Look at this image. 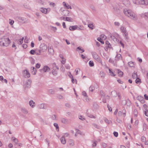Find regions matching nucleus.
<instances>
[{
	"instance_id": "obj_55",
	"label": "nucleus",
	"mask_w": 148,
	"mask_h": 148,
	"mask_svg": "<svg viewBox=\"0 0 148 148\" xmlns=\"http://www.w3.org/2000/svg\"><path fill=\"white\" fill-rule=\"evenodd\" d=\"M103 147L104 148H106L107 147V145L106 143H103L102 144Z\"/></svg>"
},
{
	"instance_id": "obj_10",
	"label": "nucleus",
	"mask_w": 148,
	"mask_h": 148,
	"mask_svg": "<svg viewBox=\"0 0 148 148\" xmlns=\"http://www.w3.org/2000/svg\"><path fill=\"white\" fill-rule=\"evenodd\" d=\"M48 51L51 54L53 55L54 54V50L51 47H50L49 48Z\"/></svg>"
},
{
	"instance_id": "obj_32",
	"label": "nucleus",
	"mask_w": 148,
	"mask_h": 148,
	"mask_svg": "<svg viewBox=\"0 0 148 148\" xmlns=\"http://www.w3.org/2000/svg\"><path fill=\"white\" fill-rule=\"evenodd\" d=\"M49 93L53 94L54 93V91L52 89H50L49 90Z\"/></svg>"
},
{
	"instance_id": "obj_56",
	"label": "nucleus",
	"mask_w": 148,
	"mask_h": 148,
	"mask_svg": "<svg viewBox=\"0 0 148 148\" xmlns=\"http://www.w3.org/2000/svg\"><path fill=\"white\" fill-rule=\"evenodd\" d=\"M106 43L109 46H108V47L110 48V46H111V45H110L109 42L108 41H106Z\"/></svg>"
},
{
	"instance_id": "obj_27",
	"label": "nucleus",
	"mask_w": 148,
	"mask_h": 148,
	"mask_svg": "<svg viewBox=\"0 0 148 148\" xmlns=\"http://www.w3.org/2000/svg\"><path fill=\"white\" fill-rule=\"evenodd\" d=\"M100 75L101 78H104L105 76V74L103 72H101L100 73Z\"/></svg>"
},
{
	"instance_id": "obj_22",
	"label": "nucleus",
	"mask_w": 148,
	"mask_h": 148,
	"mask_svg": "<svg viewBox=\"0 0 148 148\" xmlns=\"http://www.w3.org/2000/svg\"><path fill=\"white\" fill-rule=\"evenodd\" d=\"M88 27L91 30H92L94 28V26L92 23L88 24Z\"/></svg>"
},
{
	"instance_id": "obj_24",
	"label": "nucleus",
	"mask_w": 148,
	"mask_h": 148,
	"mask_svg": "<svg viewBox=\"0 0 148 148\" xmlns=\"http://www.w3.org/2000/svg\"><path fill=\"white\" fill-rule=\"evenodd\" d=\"M31 70H32L33 71L32 72H34L33 73V75H35L36 72V69L34 67H32L31 68Z\"/></svg>"
},
{
	"instance_id": "obj_29",
	"label": "nucleus",
	"mask_w": 148,
	"mask_h": 148,
	"mask_svg": "<svg viewBox=\"0 0 148 148\" xmlns=\"http://www.w3.org/2000/svg\"><path fill=\"white\" fill-rule=\"evenodd\" d=\"M120 30L122 32H123L124 31L126 30V28L123 26H121V27Z\"/></svg>"
},
{
	"instance_id": "obj_60",
	"label": "nucleus",
	"mask_w": 148,
	"mask_h": 148,
	"mask_svg": "<svg viewBox=\"0 0 148 148\" xmlns=\"http://www.w3.org/2000/svg\"><path fill=\"white\" fill-rule=\"evenodd\" d=\"M144 97L145 99L146 100H148V96L146 94H145L144 95Z\"/></svg>"
},
{
	"instance_id": "obj_20",
	"label": "nucleus",
	"mask_w": 148,
	"mask_h": 148,
	"mask_svg": "<svg viewBox=\"0 0 148 148\" xmlns=\"http://www.w3.org/2000/svg\"><path fill=\"white\" fill-rule=\"evenodd\" d=\"M65 20L67 21H70V22H73V19L69 17H66Z\"/></svg>"
},
{
	"instance_id": "obj_46",
	"label": "nucleus",
	"mask_w": 148,
	"mask_h": 148,
	"mask_svg": "<svg viewBox=\"0 0 148 148\" xmlns=\"http://www.w3.org/2000/svg\"><path fill=\"white\" fill-rule=\"evenodd\" d=\"M75 130L76 131V133L79 134H80L81 133L80 131L79 130L76 129H75Z\"/></svg>"
},
{
	"instance_id": "obj_42",
	"label": "nucleus",
	"mask_w": 148,
	"mask_h": 148,
	"mask_svg": "<svg viewBox=\"0 0 148 148\" xmlns=\"http://www.w3.org/2000/svg\"><path fill=\"white\" fill-rule=\"evenodd\" d=\"M54 125L56 127V129H59V127L57 123H54Z\"/></svg>"
},
{
	"instance_id": "obj_33",
	"label": "nucleus",
	"mask_w": 148,
	"mask_h": 148,
	"mask_svg": "<svg viewBox=\"0 0 148 148\" xmlns=\"http://www.w3.org/2000/svg\"><path fill=\"white\" fill-rule=\"evenodd\" d=\"M97 40L100 42L102 44H103L104 43V42L100 38H98Z\"/></svg>"
},
{
	"instance_id": "obj_8",
	"label": "nucleus",
	"mask_w": 148,
	"mask_h": 148,
	"mask_svg": "<svg viewBox=\"0 0 148 148\" xmlns=\"http://www.w3.org/2000/svg\"><path fill=\"white\" fill-rule=\"evenodd\" d=\"M42 70L44 72H46L49 71L50 70V69L48 66H46L44 67Z\"/></svg>"
},
{
	"instance_id": "obj_21",
	"label": "nucleus",
	"mask_w": 148,
	"mask_h": 148,
	"mask_svg": "<svg viewBox=\"0 0 148 148\" xmlns=\"http://www.w3.org/2000/svg\"><path fill=\"white\" fill-rule=\"evenodd\" d=\"M69 144L71 146H73L74 145V143L73 140H70L69 141Z\"/></svg>"
},
{
	"instance_id": "obj_17",
	"label": "nucleus",
	"mask_w": 148,
	"mask_h": 148,
	"mask_svg": "<svg viewBox=\"0 0 148 148\" xmlns=\"http://www.w3.org/2000/svg\"><path fill=\"white\" fill-rule=\"evenodd\" d=\"M61 121L62 123L65 124H66L68 123V121L67 119L65 118H62V119Z\"/></svg>"
},
{
	"instance_id": "obj_3",
	"label": "nucleus",
	"mask_w": 148,
	"mask_h": 148,
	"mask_svg": "<svg viewBox=\"0 0 148 148\" xmlns=\"http://www.w3.org/2000/svg\"><path fill=\"white\" fill-rule=\"evenodd\" d=\"M40 49L39 50V51L40 53L41 52V51L42 52H44L46 51L47 49V45H45L44 43H43L41 44L40 46Z\"/></svg>"
},
{
	"instance_id": "obj_37",
	"label": "nucleus",
	"mask_w": 148,
	"mask_h": 148,
	"mask_svg": "<svg viewBox=\"0 0 148 148\" xmlns=\"http://www.w3.org/2000/svg\"><path fill=\"white\" fill-rule=\"evenodd\" d=\"M137 99L140 101V100H141V99H143V98L141 96H138V97H137Z\"/></svg>"
},
{
	"instance_id": "obj_19",
	"label": "nucleus",
	"mask_w": 148,
	"mask_h": 148,
	"mask_svg": "<svg viewBox=\"0 0 148 148\" xmlns=\"http://www.w3.org/2000/svg\"><path fill=\"white\" fill-rule=\"evenodd\" d=\"M100 93L101 96V98H105V95L103 91L101 90L100 92Z\"/></svg>"
},
{
	"instance_id": "obj_40",
	"label": "nucleus",
	"mask_w": 148,
	"mask_h": 148,
	"mask_svg": "<svg viewBox=\"0 0 148 148\" xmlns=\"http://www.w3.org/2000/svg\"><path fill=\"white\" fill-rule=\"evenodd\" d=\"M145 114L146 116H148V110H145Z\"/></svg>"
},
{
	"instance_id": "obj_1",
	"label": "nucleus",
	"mask_w": 148,
	"mask_h": 148,
	"mask_svg": "<svg viewBox=\"0 0 148 148\" xmlns=\"http://www.w3.org/2000/svg\"><path fill=\"white\" fill-rule=\"evenodd\" d=\"M10 40L8 38H0V45L7 47L10 43Z\"/></svg>"
},
{
	"instance_id": "obj_6",
	"label": "nucleus",
	"mask_w": 148,
	"mask_h": 148,
	"mask_svg": "<svg viewBox=\"0 0 148 148\" xmlns=\"http://www.w3.org/2000/svg\"><path fill=\"white\" fill-rule=\"evenodd\" d=\"M31 84V82L30 80H27L25 82V86L27 88L30 87Z\"/></svg>"
},
{
	"instance_id": "obj_48",
	"label": "nucleus",
	"mask_w": 148,
	"mask_h": 148,
	"mask_svg": "<svg viewBox=\"0 0 148 148\" xmlns=\"http://www.w3.org/2000/svg\"><path fill=\"white\" fill-rule=\"evenodd\" d=\"M65 106L67 107L70 108L71 107L69 103H66L65 104Z\"/></svg>"
},
{
	"instance_id": "obj_54",
	"label": "nucleus",
	"mask_w": 148,
	"mask_h": 148,
	"mask_svg": "<svg viewBox=\"0 0 148 148\" xmlns=\"http://www.w3.org/2000/svg\"><path fill=\"white\" fill-rule=\"evenodd\" d=\"M82 94L85 97H86L87 96V94L84 91H83L82 92Z\"/></svg>"
},
{
	"instance_id": "obj_9",
	"label": "nucleus",
	"mask_w": 148,
	"mask_h": 148,
	"mask_svg": "<svg viewBox=\"0 0 148 148\" xmlns=\"http://www.w3.org/2000/svg\"><path fill=\"white\" fill-rule=\"evenodd\" d=\"M77 25L71 26L70 27L69 29L71 31H73L77 29Z\"/></svg>"
},
{
	"instance_id": "obj_11",
	"label": "nucleus",
	"mask_w": 148,
	"mask_h": 148,
	"mask_svg": "<svg viewBox=\"0 0 148 148\" xmlns=\"http://www.w3.org/2000/svg\"><path fill=\"white\" fill-rule=\"evenodd\" d=\"M40 11L43 13L46 14L47 12V9L43 8H41L40 10Z\"/></svg>"
},
{
	"instance_id": "obj_45",
	"label": "nucleus",
	"mask_w": 148,
	"mask_h": 148,
	"mask_svg": "<svg viewBox=\"0 0 148 148\" xmlns=\"http://www.w3.org/2000/svg\"><path fill=\"white\" fill-rule=\"evenodd\" d=\"M90 90L92 92L94 89V88L93 86H90L89 88Z\"/></svg>"
},
{
	"instance_id": "obj_41",
	"label": "nucleus",
	"mask_w": 148,
	"mask_h": 148,
	"mask_svg": "<svg viewBox=\"0 0 148 148\" xmlns=\"http://www.w3.org/2000/svg\"><path fill=\"white\" fill-rule=\"evenodd\" d=\"M35 53V51L34 50H31L30 52V53L31 54H32V55H34V53Z\"/></svg>"
},
{
	"instance_id": "obj_12",
	"label": "nucleus",
	"mask_w": 148,
	"mask_h": 148,
	"mask_svg": "<svg viewBox=\"0 0 148 148\" xmlns=\"http://www.w3.org/2000/svg\"><path fill=\"white\" fill-rule=\"evenodd\" d=\"M122 32L124 34V36L126 40H128L129 39V37L128 36L127 32V30H126L125 31Z\"/></svg>"
},
{
	"instance_id": "obj_23",
	"label": "nucleus",
	"mask_w": 148,
	"mask_h": 148,
	"mask_svg": "<svg viewBox=\"0 0 148 148\" xmlns=\"http://www.w3.org/2000/svg\"><path fill=\"white\" fill-rule=\"evenodd\" d=\"M21 111L23 113L25 114H27L28 113V111L25 108H22Z\"/></svg>"
},
{
	"instance_id": "obj_59",
	"label": "nucleus",
	"mask_w": 148,
	"mask_h": 148,
	"mask_svg": "<svg viewBox=\"0 0 148 148\" xmlns=\"http://www.w3.org/2000/svg\"><path fill=\"white\" fill-rule=\"evenodd\" d=\"M123 113V114L124 115V116H125L126 115V111L125 110H123L122 111V112Z\"/></svg>"
},
{
	"instance_id": "obj_4",
	"label": "nucleus",
	"mask_w": 148,
	"mask_h": 148,
	"mask_svg": "<svg viewBox=\"0 0 148 148\" xmlns=\"http://www.w3.org/2000/svg\"><path fill=\"white\" fill-rule=\"evenodd\" d=\"M137 3L140 4L142 5L148 4V3H147L146 1H145V0H137L135 2V3L137 4Z\"/></svg>"
},
{
	"instance_id": "obj_16",
	"label": "nucleus",
	"mask_w": 148,
	"mask_h": 148,
	"mask_svg": "<svg viewBox=\"0 0 148 148\" xmlns=\"http://www.w3.org/2000/svg\"><path fill=\"white\" fill-rule=\"evenodd\" d=\"M117 71L118 72L119 76L121 77L123 75V73L121 71H120L119 69H117Z\"/></svg>"
},
{
	"instance_id": "obj_50",
	"label": "nucleus",
	"mask_w": 148,
	"mask_h": 148,
	"mask_svg": "<svg viewBox=\"0 0 148 148\" xmlns=\"http://www.w3.org/2000/svg\"><path fill=\"white\" fill-rule=\"evenodd\" d=\"M68 75L69 77L70 78H73V76L71 74V73L70 72L69 73V74H68Z\"/></svg>"
},
{
	"instance_id": "obj_57",
	"label": "nucleus",
	"mask_w": 148,
	"mask_h": 148,
	"mask_svg": "<svg viewBox=\"0 0 148 148\" xmlns=\"http://www.w3.org/2000/svg\"><path fill=\"white\" fill-rule=\"evenodd\" d=\"M97 60L98 62H99L101 63H102V61L99 57L97 59Z\"/></svg>"
},
{
	"instance_id": "obj_61",
	"label": "nucleus",
	"mask_w": 148,
	"mask_h": 148,
	"mask_svg": "<svg viewBox=\"0 0 148 148\" xmlns=\"http://www.w3.org/2000/svg\"><path fill=\"white\" fill-rule=\"evenodd\" d=\"M56 116L55 115H53V116H52V119L53 120H56Z\"/></svg>"
},
{
	"instance_id": "obj_49",
	"label": "nucleus",
	"mask_w": 148,
	"mask_h": 148,
	"mask_svg": "<svg viewBox=\"0 0 148 148\" xmlns=\"http://www.w3.org/2000/svg\"><path fill=\"white\" fill-rule=\"evenodd\" d=\"M140 82V79L139 78H137L136 80V83L137 84L138 83Z\"/></svg>"
},
{
	"instance_id": "obj_38",
	"label": "nucleus",
	"mask_w": 148,
	"mask_h": 148,
	"mask_svg": "<svg viewBox=\"0 0 148 148\" xmlns=\"http://www.w3.org/2000/svg\"><path fill=\"white\" fill-rule=\"evenodd\" d=\"M44 107H45L43 103L41 104L40 105V108H41V109H44V108H45Z\"/></svg>"
},
{
	"instance_id": "obj_35",
	"label": "nucleus",
	"mask_w": 148,
	"mask_h": 148,
	"mask_svg": "<svg viewBox=\"0 0 148 148\" xmlns=\"http://www.w3.org/2000/svg\"><path fill=\"white\" fill-rule=\"evenodd\" d=\"M132 76L134 78H135L136 77H137V75L136 73H133Z\"/></svg>"
},
{
	"instance_id": "obj_5",
	"label": "nucleus",
	"mask_w": 148,
	"mask_h": 148,
	"mask_svg": "<svg viewBox=\"0 0 148 148\" xmlns=\"http://www.w3.org/2000/svg\"><path fill=\"white\" fill-rule=\"evenodd\" d=\"M24 75L25 77H29L30 76V74L29 73L27 70H24Z\"/></svg>"
},
{
	"instance_id": "obj_63",
	"label": "nucleus",
	"mask_w": 148,
	"mask_h": 148,
	"mask_svg": "<svg viewBox=\"0 0 148 148\" xmlns=\"http://www.w3.org/2000/svg\"><path fill=\"white\" fill-rule=\"evenodd\" d=\"M28 39L27 37L26 36L25 37V40H24L25 42L26 43H28Z\"/></svg>"
},
{
	"instance_id": "obj_26",
	"label": "nucleus",
	"mask_w": 148,
	"mask_h": 148,
	"mask_svg": "<svg viewBox=\"0 0 148 148\" xmlns=\"http://www.w3.org/2000/svg\"><path fill=\"white\" fill-rule=\"evenodd\" d=\"M116 59L118 58L117 60L120 59L122 58V56L121 54H118L116 55Z\"/></svg>"
},
{
	"instance_id": "obj_30",
	"label": "nucleus",
	"mask_w": 148,
	"mask_h": 148,
	"mask_svg": "<svg viewBox=\"0 0 148 148\" xmlns=\"http://www.w3.org/2000/svg\"><path fill=\"white\" fill-rule=\"evenodd\" d=\"M89 64L90 66H94V64L92 61H90L89 62Z\"/></svg>"
},
{
	"instance_id": "obj_39",
	"label": "nucleus",
	"mask_w": 148,
	"mask_h": 148,
	"mask_svg": "<svg viewBox=\"0 0 148 148\" xmlns=\"http://www.w3.org/2000/svg\"><path fill=\"white\" fill-rule=\"evenodd\" d=\"M143 130L144 131L146 130V125L145 123L143 124Z\"/></svg>"
},
{
	"instance_id": "obj_64",
	"label": "nucleus",
	"mask_w": 148,
	"mask_h": 148,
	"mask_svg": "<svg viewBox=\"0 0 148 148\" xmlns=\"http://www.w3.org/2000/svg\"><path fill=\"white\" fill-rule=\"evenodd\" d=\"M114 24L115 25L119 26L120 25V23L118 22H114Z\"/></svg>"
},
{
	"instance_id": "obj_36",
	"label": "nucleus",
	"mask_w": 148,
	"mask_h": 148,
	"mask_svg": "<svg viewBox=\"0 0 148 148\" xmlns=\"http://www.w3.org/2000/svg\"><path fill=\"white\" fill-rule=\"evenodd\" d=\"M141 141L143 142H144L145 141L146 139L145 137L144 136H142L141 138Z\"/></svg>"
},
{
	"instance_id": "obj_58",
	"label": "nucleus",
	"mask_w": 148,
	"mask_h": 148,
	"mask_svg": "<svg viewBox=\"0 0 148 148\" xmlns=\"http://www.w3.org/2000/svg\"><path fill=\"white\" fill-rule=\"evenodd\" d=\"M23 47L25 49L27 47V45L26 44H23Z\"/></svg>"
},
{
	"instance_id": "obj_14",
	"label": "nucleus",
	"mask_w": 148,
	"mask_h": 148,
	"mask_svg": "<svg viewBox=\"0 0 148 148\" xmlns=\"http://www.w3.org/2000/svg\"><path fill=\"white\" fill-rule=\"evenodd\" d=\"M12 141L15 143V145L17 144V143L18 142V140L16 138L14 137H12Z\"/></svg>"
},
{
	"instance_id": "obj_62",
	"label": "nucleus",
	"mask_w": 148,
	"mask_h": 148,
	"mask_svg": "<svg viewBox=\"0 0 148 148\" xmlns=\"http://www.w3.org/2000/svg\"><path fill=\"white\" fill-rule=\"evenodd\" d=\"M96 142H97V141H95L94 142L93 144V145H92V146H93V147H95V146H96V145H97Z\"/></svg>"
},
{
	"instance_id": "obj_47",
	"label": "nucleus",
	"mask_w": 148,
	"mask_h": 148,
	"mask_svg": "<svg viewBox=\"0 0 148 148\" xmlns=\"http://www.w3.org/2000/svg\"><path fill=\"white\" fill-rule=\"evenodd\" d=\"M107 107L108 108V110L110 112H111L112 111V109L111 107H110L109 105H107Z\"/></svg>"
},
{
	"instance_id": "obj_34",
	"label": "nucleus",
	"mask_w": 148,
	"mask_h": 148,
	"mask_svg": "<svg viewBox=\"0 0 148 148\" xmlns=\"http://www.w3.org/2000/svg\"><path fill=\"white\" fill-rule=\"evenodd\" d=\"M138 114V112L135 109L134 111V114L136 116H137V114Z\"/></svg>"
},
{
	"instance_id": "obj_25",
	"label": "nucleus",
	"mask_w": 148,
	"mask_h": 148,
	"mask_svg": "<svg viewBox=\"0 0 148 148\" xmlns=\"http://www.w3.org/2000/svg\"><path fill=\"white\" fill-rule=\"evenodd\" d=\"M128 64L130 67H133L134 66V64L133 62H129L128 63Z\"/></svg>"
},
{
	"instance_id": "obj_31",
	"label": "nucleus",
	"mask_w": 148,
	"mask_h": 148,
	"mask_svg": "<svg viewBox=\"0 0 148 148\" xmlns=\"http://www.w3.org/2000/svg\"><path fill=\"white\" fill-rule=\"evenodd\" d=\"M93 58L95 59H97L99 57L96 53H94L93 55Z\"/></svg>"
},
{
	"instance_id": "obj_43",
	"label": "nucleus",
	"mask_w": 148,
	"mask_h": 148,
	"mask_svg": "<svg viewBox=\"0 0 148 148\" xmlns=\"http://www.w3.org/2000/svg\"><path fill=\"white\" fill-rule=\"evenodd\" d=\"M40 66V64L39 63H37L36 65V67L37 68H39Z\"/></svg>"
},
{
	"instance_id": "obj_18",
	"label": "nucleus",
	"mask_w": 148,
	"mask_h": 148,
	"mask_svg": "<svg viewBox=\"0 0 148 148\" xmlns=\"http://www.w3.org/2000/svg\"><path fill=\"white\" fill-rule=\"evenodd\" d=\"M34 104L35 103L32 100H31L29 102V104L30 106L32 108H33L35 106L34 105Z\"/></svg>"
},
{
	"instance_id": "obj_2",
	"label": "nucleus",
	"mask_w": 148,
	"mask_h": 148,
	"mask_svg": "<svg viewBox=\"0 0 148 148\" xmlns=\"http://www.w3.org/2000/svg\"><path fill=\"white\" fill-rule=\"evenodd\" d=\"M124 14L129 17H130L131 18L134 20H136L137 19V17L136 14H134L130 10H127L126 9L124 10Z\"/></svg>"
},
{
	"instance_id": "obj_52",
	"label": "nucleus",
	"mask_w": 148,
	"mask_h": 148,
	"mask_svg": "<svg viewBox=\"0 0 148 148\" xmlns=\"http://www.w3.org/2000/svg\"><path fill=\"white\" fill-rule=\"evenodd\" d=\"M109 73L111 74H112V75L113 76H115V74H114L113 72L111 71V70L110 69H109Z\"/></svg>"
},
{
	"instance_id": "obj_15",
	"label": "nucleus",
	"mask_w": 148,
	"mask_h": 148,
	"mask_svg": "<svg viewBox=\"0 0 148 148\" xmlns=\"http://www.w3.org/2000/svg\"><path fill=\"white\" fill-rule=\"evenodd\" d=\"M63 3L64 6H65L67 9L70 8L71 9V6L68 4L64 2H63Z\"/></svg>"
},
{
	"instance_id": "obj_7",
	"label": "nucleus",
	"mask_w": 148,
	"mask_h": 148,
	"mask_svg": "<svg viewBox=\"0 0 148 148\" xmlns=\"http://www.w3.org/2000/svg\"><path fill=\"white\" fill-rule=\"evenodd\" d=\"M18 19L21 22L23 23H25L27 22V21L26 20L25 21V19H24L23 18L19 17Z\"/></svg>"
},
{
	"instance_id": "obj_13",
	"label": "nucleus",
	"mask_w": 148,
	"mask_h": 148,
	"mask_svg": "<svg viewBox=\"0 0 148 148\" xmlns=\"http://www.w3.org/2000/svg\"><path fill=\"white\" fill-rule=\"evenodd\" d=\"M60 140L62 144H65L66 143V140L64 138V136L62 137L60 139Z\"/></svg>"
},
{
	"instance_id": "obj_53",
	"label": "nucleus",
	"mask_w": 148,
	"mask_h": 148,
	"mask_svg": "<svg viewBox=\"0 0 148 148\" xmlns=\"http://www.w3.org/2000/svg\"><path fill=\"white\" fill-rule=\"evenodd\" d=\"M114 136L116 137H117L118 136V133L116 132H114Z\"/></svg>"
},
{
	"instance_id": "obj_28",
	"label": "nucleus",
	"mask_w": 148,
	"mask_h": 148,
	"mask_svg": "<svg viewBox=\"0 0 148 148\" xmlns=\"http://www.w3.org/2000/svg\"><path fill=\"white\" fill-rule=\"evenodd\" d=\"M52 73L54 75H56L58 73L57 71L53 69L52 71Z\"/></svg>"
},
{
	"instance_id": "obj_51",
	"label": "nucleus",
	"mask_w": 148,
	"mask_h": 148,
	"mask_svg": "<svg viewBox=\"0 0 148 148\" xmlns=\"http://www.w3.org/2000/svg\"><path fill=\"white\" fill-rule=\"evenodd\" d=\"M77 49H78L82 51V52L81 53H83L84 52V51L83 49H82L80 47H78L77 48Z\"/></svg>"
},
{
	"instance_id": "obj_44",
	"label": "nucleus",
	"mask_w": 148,
	"mask_h": 148,
	"mask_svg": "<svg viewBox=\"0 0 148 148\" xmlns=\"http://www.w3.org/2000/svg\"><path fill=\"white\" fill-rule=\"evenodd\" d=\"M101 99L102 100V101L103 103H106V99L105 97V98Z\"/></svg>"
}]
</instances>
